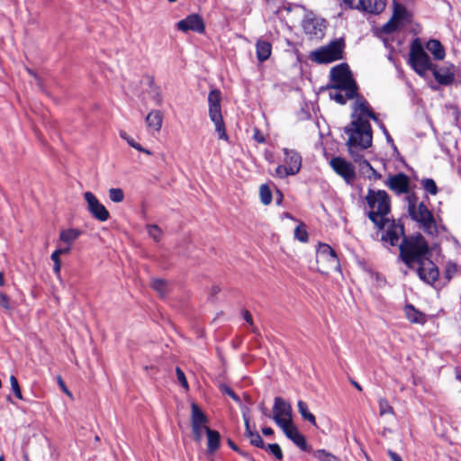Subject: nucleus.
Instances as JSON below:
<instances>
[{
  "label": "nucleus",
  "instance_id": "1",
  "mask_svg": "<svg viewBox=\"0 0 461 461\" xmlns=\"http://www.w3.org/2000/svg\"><path fill=\"white\" fill-rule=\"evenodd\" d=\"M351 119L349 125L345 128V133L348 136L347 141L348 151L353 159L359 163V170L365 177L370 180L380 179L381 174L377 173L366 160L362 159L363 156L358 151L372 145L373 132L369 119L376 122L387 134L386 129L363 97H357L354 102Z\"/></svg>",
  "mask_w": 461,
  "mask_h": 461
},
{
  "label": "nucleus",
  "instance_id": "2",
  "mask_svg": "<svg viewBox=\"0 0 461 461\" xmlns=\"http://www.w3.org/2000/svg\"><path fill=\"white\" fill-rule=\"evenodd\" d=\"M429 250L425 239L420 235L405 238L400 245V258L410 268L417 267L419 277L432 285L438 278V269L429 258Z\"/></svg>",
  "mask_w": 461,
  "mask_h": 461
},
{
  "label": "nucleus",
  "instance_id": "3",
  "mask_svg": "<svg viewBox=\"0 0 461 461\" xmlns=\"http://www.w3.org/2000/svg\"><path fill=\"white\" fill-rule=\"evenodd\" d=\"M330 97L339 104L357 96V86L347 64H339L330 70Z\"/></svg>",
  "mask_w": 461,
  "mask_h": 461
},
{
  "label": "nucleus",
  "instance_id": "4",
  "mask_svg": "<svg viewBox=\"0 0 461 461\" xmlns=\"http://www.w3.org/2000/svg\"><path fill=\"white\" fill-rule=\"evenodd\" d=\"M366 202L368 217L375 226H383L388 222L391 200L385 191L368 189Z\"/></svg>",
  "mask_w": 461,
  "mask_h": 461
},
{
  "label": "nucleus",
  "instance_id": "5",
  "mask_svg": "<svg viewBox=\"0 0 461 461\" xmlns=\"http://www.w3.org/2000/svg\"><path fill=\"white\" fill-rule=\"evenodd\" d=\"M409 64L415 72L423 77L428 70L432 69L430 58L425 52L419 39L411 41L410 46Z\"/></svg>",
  "mask_w": 461,
  "mask_h": 461
},
{
  "label": "nucleus",
  "instance_id": "6",
  "mask_svg": "<svg viewBox=\"0 0 461 461\" xmlns=\"http://www.w3.org/2000/svg\"><path fill=\"white\" fill-rule=\"evenodd\" d=\"M221 92L219 90L214 89L209 93V116L211 121L214 123L215 131L218 133L219 139L227 140L228 135L226 133L221 114Z\"/></svg>",
  "mask_w": 461,
  "mask_h": 461
},
{
  "label": "nucleus",
  "instance_id": "7",
  "mask_svg": "<svg viewBox=\"0 0 461 461\" xmlns=\"http://www.w3.org/2000/svg\"><path fill=\"white\" fill-rule=\"evenodd\" d=\"M343 40H336L311 53V59L319 64L330 63L343 58Z\"/></svg>",
  "mask_w": 461,
  "mask_h": 461
},
{
  "label": "nucleus",
  "instance_id": "8",
  "mask_svg": "<svg viewBox=\"0 0 461 461\" xmlns=\"http://www.w3.org/2000/svg\"><path fill=\"white\" fill-rule=\"evenodd\" d=\"M283 152L284 164L277 166L275 170V176L279 178L296 175L302 167V157L296 150L284 148Z\"/></svg>",
  "mask_w": 461,
  "mask_h": 461
},
{
  "label": "nucleus",
  "instance_id": "9",
  "mask_svg": "<svg viewBox=\"0 0 461 461\" xmlns=\"http://www.w3.org/2000/svg\"><path fill=\"white\" fill-rule=\"evenodd\" d=\"M318 270L322 274L339 269V262L335 251L327 244H321L316 252Z\"/></svg>",
  "mask_w": 461,
  "mask_h": 461
},
{
  "label": "nucleus",
  "instance_id": "10",
  "mask_svg": "<svg viewBox=\"0 0 461 461\" xmlns=\"http://www.w3.org/2000/svg\"><path fill=\"white\" fill-rule=\"evenodd\" d=\"M272 419L281 429L293 421V409L290 402L281 397L274 399Z\"/></svg>",
  "mask_w": 461,
  "mask_h": 461
},
{
  "label": "nucleus",
  "instance_id": "11",
  "mask_svg": "<svg viewBox=\"0 0 461 461\" xmlns=\"http://www.w3.org/2000/svg\"><path fill=\"white\" fill-rule=\"evenodd\" d=\"M411 20V14L404 5L394 3L392 18L383 26L382 32L392 33L408 23Z\"/></svg>",
  "mask_w": 461,
  "mask_h": 461
},
{
  "label": "nucleus",
  "instance_id": "12",
  "mask_svg": "<svg viewBox=\"0 0 461 461\" xmlns=\"http://www.w3.org/2000/svg\"><path fill=\"white\" fill-rule=\"evenodd\" d=\"M207 417L203 411L194 402L191 404V425L194 438L196 441L201 442L203 434H207Z\"/></svg>",
  "mask_w": 461,
  "mask_h": 461
},
{
  "label": "nucleus",
  "instance_id": "13",
  "mask_svg": "<svg viewBox=\"0 0 461 461\" xmlns=\"http://www.w3.org/2000/svg\"><path fill=\"white\" fill-rule=\"evenodd\" d=\"M409 212L412 219L420 222L426 230L432 232L435 230V223L431 212L422 203L416 205L410 199Z\"/></svg>",
  "mask_w": 461,
  "mask_h": 461
},
{
  "label": "nucleus",
  "instance_id": "14",
  "mask_svg": "<svg viewBox=\"0 0 461 461\" xmlns=\"http://www.w3.org/2000/svg\"><path fill=\"white\" fill-rule=\"evenodd\" d=\"M84 199L87 204L88 212L95 219L100 221H106L110 218L108 210L93 193L89 191L85 192Z\"/></svg>",
  "mask_w": 461,
  "mask_h": 461
},
{
  "label": "nucleus",
  "instance_id": "15",
  "mask_svg": "<svg viewBox=\"0 0 461 461\" xmlns=\"http://www.w3.org/2000/svg\"><path fill=\"white\" fill-rule=\"evenodd\" d=\"M332 169L340 176H342L348 184L354 181L356 173L354 167L348 161L342 158H333L330 162Z\"/></svg>",
  "mask_w": 461,
  "mask_h": 461
},
{
  "label": "nucleus",
  "instance_id": "16",
  "mask_svg": "<svg viewBox=\"0 0 461 461\" xmlns=\"http://www.w3.org/2000/svg\"><path fill=\"white\" fill-rule=\"evenodd\" d=\"M376 227L380 230H384L385 232L382 235V240L389 243L391 246H395L403 234L402 226L397 224L394 221H391L390 218H388V222L383 226Z\"/></svg>",
  "mask_w": 461,
  "mask_h": 461
},
{
  "label": "nucleus",
  "instance_id": "17",
  "mask_svg": "<svg viewBox=\"0 0 461 461\" xmlns=\"http://www.w3.org/2000/svg\"><path fill=\"white\" fill-rule=\"evenodd\" d=\"M303 31L312 38L321 39L324 35L325 22L318 17H306L303 23Z\"/></svg>",
  "mask_w": 461,
  "mask_h": 461
},
{
  "label": "nucleus",
  "instance_id": "18",
  "mask_svg": "<svg viewBox=\"0 0 461 461\" xmlns=\"http://www.w3.org/2000/svg\"><path fill=\"white\" fill-rule=\"evenodd\" d=\"M385 185L396 194H406L409 191V178L402 173L391 176L386 180Z\"/></svg>",
  "mask_w": 461,
  "mask_h": 461
},
{
  "label": "nucleus",
  "instance_id": "19",
  "mask_svg": "<svg viewBox=\"0 0 461 461\" xmlns=\"http://www.w3.org/2000/svg\"><path fill=\"white\" fill-rule=\"evenodd\" d=\"M177 28L182 32L194 31L203 32L204 31V23L198 14H191L185 19L179 21Z\"/></svg>",
  "mask_w": 461,
  "mask_h": 461
},
{
  "label": "nucleus",
  "instance_id": "20",
  "mask_svg": "<svg viewBox=\"0 0 461 461\" xmlns=\"http://www.w3.org/2000/svg\"><path fill=\"white\" fill-rule=\"evenodd\" d=\"M284 434L302 450H308L305 438L301 434L294 422L281 428Z\"/></svg>",
  "mask_w": 461,
  "mask_h": 461
},
{
  "label": "nucleus",
  "instance_id": "21",
  "mask_svg": "<svg viewBox=\"0 0 461 461\" xmlns=\"http://www.w3.org/2000/svg\"><path fill=\"white\" fill-rule=\"evenodd\" d=\"M146 123L149 131L158 132L163 123V113L159 110H152L146 116Z\"/></svg>",
  "mask_w": 461,
  "mask_h": 461
},
{
  "label": "nucleus",
  "instance_id": "22",
  "mask_svg": "<svg viewBox=\"0 0 461 461\" xmlns=\"http://www.w3.org/2000/svg\"><path fill=\"white\" fill-rule=\"evenodd\" d=\"M82 231L75 228H68L60 230L59 235V243L73 247L74 242L80 237Z\"/></svg>",
  "mask_w": 461,
  "mask_h": 461
},
{
  "label": "nucleus",
  "instance_id": "23",
  "mask_svg": "<svg viewBox=\"0 0 461 461\" xmlns=\"http://www.w3.org/2000/svg\"><path fill=\"white\" fill-rule=\"evenodd\" d=\"M343 3L350 7V8H356L359 9L362 8L364 10H366L370 13H380L384 8V3L383 1H380L375 4V7L367 6L366 4V0H342Z\"/></svg>",
  "mask_w": 461,
  "mask_h": 461
},
{
  "label": "nucleus",
  "instance_id": "24",
  "mask_svg": "<svg viewBox=\"0 0 461 461\" xmlns=\"http://www.w3.org/2000/svg\"><path fill=\"white\" fill-rule=\"evenodd\" d=\"M257 59L260 62L267 60L272 53V45L269 41L259 39L256 42Z\"/></svg>",
  "mask_w": 461,
  "mask_h": 461
},
{
  "label": "nucleus",
  "instance_id": "25",
  "mask_svg": "<svg viewBox=\"0 0 461 461\" xmlns=\"http://www.w3.org/2000/svg\"><path fill=\"white\" fill-rule=\"evenodd\" d=\"M426 49L433 55L435 59L442 60L445 56V49L438 40H429L426 43Z\"/></svg>",
  "mask_w": 461,
  "mask_h": 461
},
{
  "label": "nucleus",
  "instance_id": "26",
  "mask_svg": "<svg viewBox=\"0 0 461 461\" xmlns=\"http://www.w3.org/2000/svg\"><path fill=\"white\" fill-rule=\"evenodd\" d=\"M245 419V426H246V436L249 438L250 443L258 447H264V441L261 438L260 435L258 431L250 429L249 421L247 418Z\"/></svg>",
  "mask_w": 461,
  "mask_h": 461
},
{
  "label": "nucleus",
  "instance_id": "27",
  "mask_svg": "<svg viewBox=\"0 0 461 461\" xmlns=\"http://www.w3.org/2000/svg\"><path fill=\"white\" fill-rule=\"evenodd\" d=\"M406 318L413 323H423L425 321L424 315L416 310L412 305H406L404 308Z\"/></svg>",
  "mask_w": 461,
  "mask_h": 461
},
{
  "label": "nucleus",
  "instance_id": "28",
  "mask_svg": "<svg viewBox=\"0 0 461 461\" xmlns=\"http://www.w3.org/2000/svg\"><path fill=\"white\" fill-rule=\"evenodd\" d=\"M208 452L213 453L220 447V434L212 429H207Z\"/></svg>",
  "mask_w": 461,
  "mask_h": 461
},
{
  "label": "nucleus",
  "instance_id": "29",
  "mask_svg": "<svg viewBox=\"0 0 461 461\" xmlns=\"http://www.w3.org/2000/svg\"><path fill=\"white\" fill-rule=\"evenodd\" d=\"M298 411L302 415L303 419L309 421L312 425H316V420L314 415L310 412L308 405L305 402L300 400L297 402Z\"/></svg>",
  "mask_w": 461,
  "mask_h": 461
},
{
  "label": "nucleus",
  "instance_id": "30",
  "mask_svg": "<svg viewBox=\"0 0 461 461\" xmlns=\"http://www.w3.org/2000/svg\"><path fill=\"white\" fill-rule=\"evenodd\" d=\"M431 70H433V76L439 84H450L454 78L453 75L447 70L436 68Z\"/></svg>",
  "mask_w": 461,
  "mask_h": 461
},
{
  "label": "nucleus",
  "instance_id": "31",
  "mask_svg": "<svg viewBox=\"0 0 461 461\" xmlns=\"http://www.w3.org/2000/svg\"><path fill=\"white\" fill-rule=\"evenodd\" d=\"M120 137L124 140L131 147H132L133 149L140 151V152H144L146 153L147 155H151V151L149 150V149H144L140 144H139L138 142H136L134 140L133 138H131V136H129L125 131H120Z\"/></svg>",
  "mask_w": 461,
  "mask_h": 461
},
{
  "label": "nucleus",
  "instance_id": "32",
  "mask_svg": "<svg viewBox=\"0 0 461 461\" xmlns=\"http://www.w3.org/2000/svg\"><path fill=\"white\" fill-rule=\"evenodd\" d=\"M313 456L320 461H341L337 456H335L331 453L327 452L324 449L316 450L313 453Z\"/></svg>",
  "mask_w": 461,
  "mask_h": 461
},
{
  "label": "nucleus",
  "instance_id": "33",
  "mask_svg": "<svg viewBox=\"0 0 461 461\" xmlns=\"http://www.w3.org/2000/svg\"><path fill=\"white\" fill-rule=\"evenodd\" d=\"M146 228H147L149 236L150 238H152L156 242H158L161 240L163 232L158 225L148 224Z\"/></svg>",
  "mask_w": 461,
  "mask_h": 461
},
{
  "label": "nucleus",
  "instance_id": "34",
  "mask_svg": "<svg viewBox=\"0 0 461 461\" xmlns=\"http://www.w3.org/2000/svg\"><path fill=\"white\" fill-rule=\"evenodd\" d=\"M259 195L262 203L267 205L272 201V194L270 188L267 185H262L259 188Z\"/></svg>",
  "mask_w": 461,
  "mask_h": 461
},
{
  "label": "nucleus",
  "instance_id": "35",
  "mask_svg": "<svg viewBox=\"0 0 461 461\" xmlns=\"http://www.w3.org/2000/svg\"><path fill=\"white\" fill-rule=\"evenodd\" d=\"M60 257H61V255L56 249L52 252V254L50 256V258L54 263L53 271L58 277L60 276V270H61Z\"/></svg>",
  "mask_w": 461,
  "mask_h": 461
},
{
  "label": "nucleus",
  "instance_id": "36",
  "mask_svg": "<svg viewBox=\"0 0 461 461\" xmlns=\"http://www.w3.org/2000/svg\"><path fill=\"white\" fill-rule=\"evenodd\" d=\"M379 414L380 416H384L386 414H393V408L384 398H381L379 400Z\"/></svg>",
  "mask_w": 461,
  "mask_h": 461
},
{
  "label": "nucleus",
  "instance_id": "37",
  "mask_svg": "<svg viewBox=\"0 0 461 461\" xmlns=\"http://www.w3.org/2000/svg\"><path fill=\"white\" fill-rule=\"evenodd\" d=\"M109 198L113 203H121L124 199V193L121 188L109 189Z\"/></svg>",
  "mask_w": 461,
  "mask_h": 461
},
{
  "label": "nucleus",
  "instance_id": "38",
  "mask_svg": "<svg viewBox=\"0 0 461 461\" xmlns=\"http://www.w3.org/2000/svg\"><path fill=\"white\" fill-rule=\"evenodd\" d=\"M294 238L301 242H306L308 240V233L303 224H300L295 228Z\"/></svg>",
  "mask_w": 461,
  "mask_h": 461
},
{
  "label": "nucleus",
  "instance_id": "39",
  "mask_svg": "<svg viewBox=\"0 0 461 461\" xmlns=\"http://www.w3.org/2000/svg\"><path fill=\"white\" fill-rule=\"evenodd\" d=\"M423 188L429 194L435 195L438 193V188L434 180L427 178L422 180Z\"/></svg>",
  "mask_w": 461,
  "mask_h": 461
},
{
  "label": "nucleus",
  "instance_id": "40",
  "mask_svg": "<svg viewBox=\"0 0 461 461\" xmlns=\"http://www.w3.org/2000/svg\"><path fill=\"white\" fill-rule=\"evenodd\" d=\"M152 287L161 295H165L167 292V284L162 279H156L152 282Z\"/></svg>",
  "mask_w": 461,
  "mask_h": 461
},
{
  "label": "nucleus",
  "instance_id": "41",
  "mask_svg": "<svg viewBox=\"0 0 461 461\" xmlns=\"http://www.w3.org/2000/svg\"><path fill=\"white\" fill-rule=\"evenodd\" d=\"M267 450L271 453L273 456H275L277 459L283 458V452L280 447V446L276 443L274 444H268L267 446Z\"/></svg>",
  "mask_w": 461,
  "mask_h": 461
},
{
  "label": "nucleus",
  "instance_id": "42",
  "mask_svg": "<svg viewBox=\"0 0 461 461\" xmlns=\"http://www.w3.org/2000/svg\"><path fill=\"white\" fill-rule=\"evenodd\" d=\"M10 384H11L12 391L14 392V395L18 399L22 400L23 399V394H22V392H21V388H20L18 381H17V379H16V377L14 375H11L10 376Z\"/></svg>",
  "mask_w": 461,
  "mask_h": 461
},
{
  "label": "nucleus",
  "instance_id": "43",
  "mask_svg": "<svg viewBox=\"0 0 461 461\" xmlns=\"http://www.w3.org/2000/svg\"><path fill=\"white\" fill-rule=\"evenodd\" d=\"M0 307L4 308L7 312H11L13 310L9 297L2 292H0Z\"/></svg>",
  "mask_w": 461,
  "mask_h": 461
},
{
  "label": "nucleus",
  "instance_id": "44",
  "mask_svg": "<svg viewBox=\"0 0 461 461\" xmlns=\"http://www.w3.org/2000/svg\"><path fill=\"white\" fill-rule=\"evenodd\" d=\"M176 373L178 382L187 391L189 389V386H188V383H187V380H186V377H185L184 372L179 367H177L176 369Z\"/></svg>",
  "mask_w": 461,
  "mask_h": 461
},
{
  "label": "nucleus",
  "instance_id": "45",
  "mask_svg": "<svg viewBox=\"0 0 461 461\" xmlns=\"http://www.w3.org/2000/svg\"><path fill=\"white\" fill-rule=\"evenodd\" d=\"M56 250L61 255H68L70 253V251L72 250V247L68 246V245H64L63 243H59L58 242V247L56 249Z\"/></svg>",
  "mask_w": 461,
  "mask_h": 461
},
{
  "label": "nucleus",
  "instance_id": "46",
  "mask_svg": "<svg viewBox=\"0 0 461 461\" xmlns=\"http://www.w3.org/2000/svg\"><path fill=\"white\" fill-rule=\"evenodd\" d=\"M221 392H223L224 393H226L229 396H230L236 402L240 401L238 396L234 393V392L230 387H228L226 385H221Z\"/></svg>",
  "mask_w": 461,
  "mask_h": 461
},
{
  "label": "nucleus",
  "instance_id": "47",
  "mask_svg": "<svg viewBox=\"0 0 461 461\" xmlns=\"http://www.w3.org/2000/svg\"><path fill=\"white\" fill-rule=\"evenodd\" d=\"M58 384L59 385V387L61 388V390L69 397V398H73V395L71 393V392L68 389V387L66 386L65 383L63 382L62 378L60 376L58 377Z\"/></svg>",
  "mask_w": 461,
  "mask_h": 461
},
{
  "label": "nucleus",
  "instance_id": "48",
  "mask_svg": "<svg viewBox=\"0 0 461 461\" xmlns=\"http://www.w3.org/2000/svg\"><path fill=\"white\" fill-rule=\"evenodd\" d=\"M254 139L259 143H264L266 140L263 134L258 130H255Z\"/></svg>",
  "mask_w": 461,
  "mask_h": 461
},
{
  "label": "nucleus",
  "instance_id": "49",
  "mask_svg": "<svg viewBox=\"0 0 461 461\" xmlns=\"http://www.w3.org/2000/svg\"><path fill=\"white\" fill-rule=\"evenodd\" d=\"M388 454H389V456L391 457L392 461H402V457L397 453L390 450L388 452Z\"/></svg>",
  "mask_w": 461,
  "mask_h": 461
},
{
  "label": "nucleus",
  "instance_id": "50",
  "mask_svg": "<svg viewBox=\"0 0 461 461\" xmlns=\"http://www.w3.org/2000/svg\"><path fill=\"white\" fill-rule=\"evenodd\" d=\"M243 318L244 320L249 322V324H252L253 323V321H252V316L251 314L249 313V311H244L243 312Z\"/></svg>",
  "mask_w": 461,
  "mask_h": 461
},
{
  "label": "nucleus",
  "instance_id": "51",
  "mask_svg": "<svg viewBox=\"0 0 461 461\" xmlns=\"http://www.w3.org/2000/svg\"><path fill=\"white\" fill-rule=\"evenodd\" d=\"M153 99H154V102H155V104L157 105H160L162 104V97H161V95L158 93H157L154 95Z\"/></svg>",
  "mask_w": 461,
  "mask_h": 461
},
{
  "label": "nucleus",
  "instance_id": "52",
  "mask_svg": "<svg viewBox=\"0 0 461 461\" xmlns=\"http://www.w3.org/2000/svg\"><path fill=\"white\" fill-rule=\"evenodd\" d=\"M262 433L265 435V436H271L273 435L274 433V430L271 429V428H263L262 429Z\"/></svg>",
  "mask_w": 461,
  "mask_h": 461
},
{
  "label": "nucleus",
  "instance_id": "53",
  "mask_svg": "<svg viewBox=\"0 0 461 461\" xmlns=\"http://www.w3.org/2000/svg\"><path fill=\"white\" fill-rule=\"evenodd\" d=\"M351 384H353V385H354V386H355L358 391H362V387H361V385H360L358 383H357L356 381L352 380V381H351Z\"/></svg>",
  "mask_w": 461,
  "mask_h": 461
},
{
  "label": "nucleus",
  "instance_id": "54",
  "mask_svg": "<svg viewBox=\"0 0 461 461\" xmlns=\"http://www.w3.org/2000/svg\"><path fill=\"white\" fill-rule=\"evenodd\" d=\"M229 445H230V447L233 450H235V451H239L238 447H237L233 442L229 441Z\"/></svg>",
  "mask_w": 461,
  "mask_h": 461
},
{
  "label": "nucleus",
  "instance_id": "55",
  "mask_svg": "<svg viewBox=\"0 0 461 461\" xmlns=\"http://www.w3.org/2000/svg\"><path fill=\"white\" fill-rule=\"evenodd\" d=\"M5 285V278L4 274L0 272V286H3Z\"/></svg>",
  "mask_w": 461,
  "mask_h": 461
},
{
  "label": "nucleus",
  "instance_id": "56",
  "mask_svg": "<svg viewBox=\"0 0 461 461\" xmlns=\"http://www.w3.org/2000/svg\"><path fill=\"white\" fill-rule=\"evenodd\" d=\"M261 411L264 415H266L267 417H270V414L268 413L267 410L265 407H261Z\"/></svg>",
  "mask_w": 461,
  "mask_h": 461
},
{
  "label": "nucleus",
  "instance_id": "57",
  "mask_svg": "<svg viewBox=\"0 0 461 461\" xmlns=\"http://www.w3.org/2000/svg\"><path fill=\"white\" fill-rule=\"evenodd\" d=\"M286 218L292 219V216L289 213H285Z\"/></svg>",
  "mask_w": 461,
  "mask_h": 461
},
{
  "label": "nucleus",
  "instance_id": "58",
  "mask_svg": "<svg viewBox=\"0 0 461 461\" xmlns=\"http://www.w3.org/2000/svg\"><path fill=\"white\" fill-rule=\"evenodd\" d=\"M238 452H239L240 454L243 455V456H247L244 452L240 451V449H239V451H238Z\"/></svg>",
  "mask_w": 461,
  "mask_h": 461
},
{
  "label": "nucleus",
  "instance_id": "59",
  "mask_svg": "<svg viewBox=\"0 0 461 461\" xmlns=\"http://www.w3.org/2000/svg\"><path fill=\"white\" fill-rule=\"evenodd\" d=\"M28 72H29L31 75H33V76H34V74L32 72V70L28 69Z\"/></svg>",
  "mask_w": 461,
  "mask_h": 461
},
{
  "label": "nucleus",
  "instance_id": "60",
  "mask_svg": "<svg viewBox=\"0 0 461 461\" xmlns=\"http://www.w3.org/2000/svg\"><path fill=\"white\" fill-rule=\"evenodd\" d=\"M0 461H5L3 456H0Z\"/></svg>",
  "mask_w": 461,
  "mask_h": 461
},
{
  "label": "nucleus",
  "instance_id": "61",
  "mask_svg": "<svg viewBox=\"0 0 461 461\" xmlns=\"http://www.w3.org/2000/svg\"><path fill=\"white\" fill-rule=\"evenodd\" d=\"M170 3L176 2V0H168Z\"/></svg>",
  "mask_w": 461,
  "mask_h": 461
}]
</instances>
